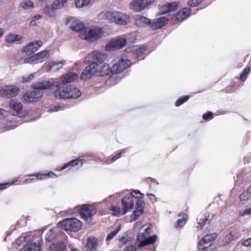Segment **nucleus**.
Instances as JSON below:
<instances>
[{
  "mask_svg": "<svg viewBox=\"0 0 251 251\" xmlns=\"http://www.w3.org/2000/svg\"><path fill=\"white\" fill-rule=\"evenodd\" d=\"M53 86L56 88L54 92V95L58 99H76L81 94L78 89L72 85H63L60 82H55L53 83Z\"/></svg>",
  "mask_w": 251,
  "mask_h": 251,
  "instance_id": "nucleus-1",
  "label": "nucleus"
},
{
  "mask_svg": "<svg viewBox=\"0 0 251 251\" xmlns=\"http://www.w3.org/2000/svg\"><path fill=\"white\" fill-rule=\"evenodd\" d=\"M102 31L99 26L86 27L79 35L80 38L88 42H95L101 37Z\"/></svg>",
  "mask_w": 251,
  "mask_h": 251,
  "instance_id": "nucleus-2",
  "label": "nucleus"
},
{
  "mask_svg": "<svg viewBox=\"0 0 251 251\" xmlns=\"http://www.w3.org/2000/svg\"><path fill=\"white\" fill-rule=\"evenodd\" d=\"M58 224L61 229L73 232L80 230L82 226L81 222L75 218L66 219Z\"/></svg>",
  "mask_w": 251,
  "mask_h": 251,
  "instance_id": "nucleus-3",
  "label": "nucleus"
},
{
  "mask_svg": "<svg viewBox=\"0 0 251 251\" xmlns=\"http://www.w3.org/2000/svg\"><path fill=\"white\" fill-rule=\"evenodd\" d=\"M104 15L106 19L119 25H126L129 19L127 15L117 11H107Z\"/></svg>",
  "mask_w": 251,
  "mask_h": 251,
  "instance_id": "nucleus-4",
  "label": "nucleus"
},
{
  "mask_svg": "<svg viewBox=\"0 0 251 251\" xmlns=\"http://www.w3.org/2000/svg\"><path fill=\"white\" fill-rule=\"evenodd\" d=\"M76 211H79L81 218L88 223L91 221V217L97 211L94 206L88 205H84L81 208H77Z\"/></svg>",
  "mask_w": 251,
  "mask_h": 251,
  "instance_id": "nucleus-5",
  "label": "nucleus"
},
{
  "mask_svg": "<svg viewBox=\"0 0 251 251\" xmlns=\"http://www.w3.org/2000/svg\"><path fill=\"white\" fill-rule=\"evenodd\" d=\"M130 60L120 59L115 62L111 68L112 74H118L128 68L131 65Z\"/></svg>",
  "mask_w": 251,
  "mask_h": 251,
  "instance_id": "nucleus-6",
  "label": "nucleus"
},
{
  "mask_svg": "<svg viewBox=\"0 0 251 251\" xmlns=\"http://www.w3.org/2000/svg\"><path fill=\"white\" fill-rule=\"evenodd\" d=\"M99 64L97 62H92L87 66L83 71L80 79L86 80L91 78L94 75L98 76Z\"/></svg>",
  "mask_w": 251,
  "mask_h": 251,
  "instance_id": "nucleus-7",
  "label": "nucleus"
},
{
  "mask_svg": "<svg viewBox=\"0 0 251 251\" xmlns=\"http://www.w3.org/2000/svg\"><path fill=\"white\" fill-rule=\"evenodd\" d=\"M9 107L13 113L14 116L17 115L19 118H23L26 115V113L23 111L22 103L15 99L10 100Z\"/></svg>",
  "mask_w": 251,
  "mask_h": 251,
  "instance_id": "nucleus-8",
  "label": "nucleus"
},
{
  "mask_svg": "<svg viewBox=\"0 0 251 251\" xmlns=\"http://www.w3.org/2000/svg\"><path fill=\"white\" fill-rule=\"evenodd\" d=\"M67 23L72 30L78 32L79 35L86 27L81 21L73 17L69 18Z\"/></svg>",
  "mask_w": 251,
  "mask_h": 251,
  "instance_id": "nucleus-9",
  "label": "nucleus"
},
{
  "mask_svg": "<svg viewBox=\"0 0 251 251\" xmlns=\"http://www.w3.org/2000/svg\"><path fill=\"white\" fill-rule=\"evenodd\" d=\"M19 93V89L15 85H7L1 88L0 95L7 98H13Z\"/></svg>",
  "mask_w": 251,
  "mask_h": 251,
  "instance_id": "nucleus-10",
  "label": "nucleus"
},
{
  "mask_svg": "<svg viewBox=\"0 0 251 251\" xmlns=\"http://www.w3.org/2000/svg\"><path fill=\"white\" fill-rule=\"evenodd\" d=\"M216 233H213L205 235L199 242L198 248L199 250L204 251L207 248L210 246L212 243L217 238Z\"/></svg>",
  "mask_w": 251,
  "mask_h": 251,
  "instance_id": "nucleus-11",
  "label": "nucleus"
},
{
  "mask_svg": "<svg viewBox=\"0 0 251 251\" xmlns=\"http://www.w3.org/2000/svg\"><path fill=\"white\" fill-rule=\"evenodd\" d=\"M107 57L106 54L97 51H93L89 53L85 58L84 61L86 62H100L103 61Z\"/></svg>",
  "mask_w": 251,
  "mask_h": 251,
  "instance_id": "nucleus-12",
  "label": "nucleus"
},
{
  "mask_svg": "<svg viewBox=\"0 0 251 251\" xmlns=\"http://www.w3.org/2000/svg\"><path fill=\"white\" fill-rule=\"evenodd\" d=\"M126 42V39L125 38H118L111 41L109 44L105 47L106 50L112 51L119 50L123 48Z\"/></svg>",
  "mask_w": 251,
  "mask_h": 251,
  "instance_id": "nucleus-13",
  "label": "nucleus"
},
{
  "mask_svg": "<svg viewBox=\"0 0 251 251\" xmlns=\"http://www.w3.org/2000/svg\"><path fill=\"white\" fill-rule=\"evenodd\" d=\"M151 3V0H134L130 3L129 8L139 12L146 8Z\"/></svg>",
  "mask_w": 251,
  "mask_h": 251,
  "instance_id": "nucleus-14",
  "label": "nucleus"
},
{
  "mask_svg": "<svg viewBox=\"0 0 251 251\" xmlns=\"http://www.w3.org/2000/svg\"><path fill=\"white\" fill-rule=\"evenodd\" d=\"M64 235L62 229L58 224L57 226L50 229L46 234L45 239L47 242H52L54 239L58 238V236Z\"/></svg>",
  "mask_w": 251,
  "mask_h": 251,
  "instance_id": "nucleus-15",
  "label": "nucleus"
},
{
  "mask_svg": "<svg viewBox=\"0 0 251 251\" xmlns=\"http://www.w3.org/2000/svg\"><path fill=\"white\" fill-rule=\"evenodd\" d=\"M42 45L43 42L41 40L30 43L25 47L23 50V52L27 55H31L37 51Z\"/></svg>",
  "mask_w": 251,
  "mask_h": 251,
  "instance_id": "nucleus-16",
  "label": "nucleus"
},
{
  "mask_svg": "<svg viewBox=\"0 0 251 251\" xmlns=\"http://www.w3.org/2000/svg\"><path fill=\"white\" fill-rule=\"evenodd\" d=\"M123 205V215H125L127 211L133 208L134 200L131 195H126L122 200Z\"/></svg>",
  "mask_w": 251,
  "mask_h": 251,
  "instance_id": "nucleus-17",
  "label": "nucleus"
},
{
  "mask_svg": "<svg viewBox=\"0 0 251 251\" xmlns=\"http://www.w3.org/2000/svg\"><path fill=\"white\" fill-rule=\"evenodd\" d=\"M43 95L40 91L35 90L30 93H26L23 96V100L26 102L36 101L42 98Z\"/></svg>",
  "mask_w": 251,
  "mask_h": 251,
  "instance_id": "nucleus-18",
  "label": "nucleus"
},
{
  "mask_svg": "<svg viewBox=\"0 0 251 251\" xmlns=\"http://www.w3.org/2000/svg\"><path fill=\"white\" fill-rule=\"evenodd\" d=\"M78 77V75L75 73L70 72L63 75L60 78L59 82L63 85H68V83L73 82Z\"/></svg>",
  "mask_w": 251,
  "mask_h": 251,
  "instance_id": "nucleus-19",
  "label": "nucleus"
},
{
  "mask_svg": "<svg viewBox=\"0 0 251 251\" xmlns=\"http://www.w3.org/2000/svg\"><path fill=\"white\" fill-rule=\"evenodd\" d=\"M168 18L165 17H160L157 19H154L151 24V28L154 30L162 28L165 26L168 23Z\"/></svg>",
  "mask_w": 251,
  "mask_h": 251,
  "instance_id": "nucleus-20",
  "label": "nucleus"
},
{
  "mask_svg": "<svg viewBox=\"0 0 251 251\" xmlns=\"http://www.w3.org/2000/svg\"><path fill=\"white\" fill-rule=\"evenodd\" d=\"M147 50L146 47H139L137 46H133L126 49L127 52H132V57L135 58H137L142 56L145 51Z\"/></svg>",
  "mask_w": 251,
  "mask_h": 251,
  "instance_id": "nucleus-21",
  "label": "nucleus"
},
{
  "mask_svg": "<svg viewBox=\"0 0 251 251\" xmlns=\"http://www.w3.org/2000/svg\"><path fill=\"white\" fill-rule=\"evenodd\" d=\"M52 86H53V83L49 81H41L33 83L32 84V87L34 89L38 91L49 89Z\"/></svg>",
  "mask_w": 251,
  "mask_h": 251,
  "instance_id": "nucleus-22",
  "label": "nucleus"
},
{
  "mask_svg": "<svg viewBox=\"0 0 251 251\" xmlns=\"http://www.w3.org/2000/svg\"><path fill=\"white\" fill-rule=\"evenodd\" d=\"M98 246V240L96 237L90 236L87 239V243L86 245V251H97Z\"/></svg>",
  "mask_w": 251,
  "mask_h": 251,
  "instance_id": "nucleus-23",
  "label": "nucleus"
},
{
  "mask_svg": "<svg viewBox=\"0 0 251 251\" xmlns=\"http://www.w3.org/2000/svg\"><path fill=\"white\" fill-rule=\"evenodd\" d=\"M178 4L176 2L166 3L163 4L160 8V12L163 14L176 10Z\"/></svg>",
  "mask_w": 251,
  "mask_h": 251,
  "instance_id": "nucleus-24",
  "label": "nucleus"
},
{
  "mask_svg": "<svg viewBox=\"0 0 251 251\" xmlns=\"http://www.w3.org/2000/svg\"><path fill=\"white\" fill-rule=\"evenodd\" d=\"M99 63L98 76H103L108 75L111 72V68L108 64L103 63V61Z\"/></svg>",
  "mask_w": 251,
  "mask_h": 251,
  "instance_id": "nucleus-25",
  "label": "nucleus"
},
{
  "mask_svg": "<svg viewBox=\"0 0 251 251\" xmlns=\"http://www.w3.org/2000/svg\"><path fill=\"white\" fill-rule=\"evenodd\" d=\"M73 0H56L51 4V8L53 9H60L69 6L70 1L72 2Z\"/></svg>",
  "mask_w": 251,
  "mask_h": 251,
  "instance_id": "nucleus-26",
  "label": "nucleus"
},
{
  "mask_svg": "<svg viewBox=\"0 0 251 251\" xmlns=\"http://www.w3.org/2000/svg\"><path fill=\"white\" fill-rule=\"evenodd\" d=\"M35 64L40 63L46 61L50 56L49 50H44L34 55Z\"/></svg>",
  "mask_w": 251,
  "mask_h": 251,
  "instance_id": "nucleus-27",
  "label": "nucleus"
},
{
  "mask_svg": "<svg viewBox=\"0 0 251 251\" xmlns=\"http://www.w3.org/2000/svg\"><path fill=\"white\" fill-rule=\"evenodd\" d=\"M190 14V10L189 8H182L178 12L176 15V20L180 22L186 19Z\"/></svg>",
  "mask_w": 251,
  "mask_h": 251,
  "instance_id": "nucleus-28",
  "label": "nucleus"
},
{
  "mask_svg": "<svg viewBox=\"0 0 251 251\" xmlns=\"http://www.w3.org/2000/svg\"><path fill=\"white\" fill-rule=\"evenodd\" d=\"M151 24V20L144 16H138L135 20V24L138 26L144 27Z\"/></svg>",
  "mask_w": 251,
  "mask_h": 251,
  "instance_id": "nucleus-29",
  "label": "nucleus"
},
{
  "mask_svg": "<svg viewBox=\"0 0 251 251\" xmlns=\"http://www.w3.org/2000/svg\"><path fill=\"white\" fill-rule=\"evenodd\" d=\"M209 213L206 212L203 214H200L197 218L199 226H197L198 228L201 229L206 222H207L209 217Z\"/></svg>",
  "mask_w": 251,
  "mask_h": 251,
  "instance_id": "nucleus-30",
  "label": "nucleus"
},
{
  "mask_svg": "<svg viewBox=\"0 0 251 251\" xmlns=\"http://www.w3.org/2000/svg\"><path fill=\"white\" fill-rule=\"evenodd\" d=\"M82 160H80L78 159H76L75 160H72V161L66 163L62 167L58 168L56 170L58 171H61L69 167H74L77 165L80 164V167H81L82 165Z\"/></svg>",
  "mask_w": 251,
  "mask_h": 251,
  "instance_id": "nucleus-31",
  "label": "nucleus"
},
{
  "mask_svg": "<svg viewBox=\"0 0 251 251\" xmlns=\"http://www.w3.org/2000/svg\"><path fill=\"white\" fill-rule=\"evenodd\" d=\"M157 238V236L156 235H152L144 240L141 241L138 245V247L141 248L148 245L152 244L156 241Z\"/></svg>",
  "mask_w": 251,
  "mask_h": 251,
  "instance_id": "nucleus-32",
  "label": "nucleus"
},
{
  "mask_svg": "<svg viewBox=\"0 0 251 251\" xmlns=\"http://www.w3.org/2000/svg\"><path fill=\"white\" fill-rule=\"evenodd\" d=\"M179 218L175 225L176 227H182L185 225L188 216L186 213H180L178 215Z\"/></svg>",
  "mask_w": 251,
  "mask_h": 251,
  "instance_id": "nucleus-33",
  "label": "nucleus"
},
{
  "mask_svg": "<svg viewBox=\"0 0 251 251\" xmlns=\"http://www.w3.org/2000/svg\"><path fill=\"white\" fill-rule=\"evenodd\" d=\"M66 249L63 243L59 242L52 244L50 248L49 251H66Z\"/></svg>",
  "mask_w": 251,
  "mask_h": 251,
  "instance_id": "nucleus-34",
  "label": "nucleus"
},
{
  "mask_svg": "<svg viewBox=\"0 0 251 251\" xmlns=\"http://www.w3.org/2000/svg\"><path fill=\"white\" fill-rule=\"evenodd\" d=\"M237 233L235 231H230L226 235L223 240L224 245H226L236 238Z\"/></svg>",
  "mask_w": 251,
  "mask_h": 251,
  "instance_id": "nucleus-35",
  "label": "nucleus"
},
{
  "mask_svg": "<svg viewBox=\"0 0 251 251\" xmlns=\"http://www.w3.org/2000/svg\"><path fill=\"white\" fill-rule=\"evenodd\" d=\"M65 61H61V62H51L50 63V66H49L48 71H55L58 70L62 67L63 65L64 64Z\"/></svg>",
  "mask_w": 251,
  "mask_h": 251,
  "instance_id": "nucleus-36",
  "label": "nucleus"
},
{
  "mask_svg": "<svg viewBox=\"0 0 251 251\" xmlns=\"http://www.w3.org/2000/svg\"><path fill=\"white\" fill-rule=\"evenodd\" d=\"M22 37L18 35L13 33H10L6 36V41L8 43H12L16 41H20Z\"/></svg>",
  "mask_w": 251,
  "mask_h": 251,
  "instance_id": "nucleus-37",
  "label": "nucleus"
},
{
  "mask_svg": "<svg viewBox=\"0 0 251 251\" xmlns=\"http://www.w3.org/2000/svg\"><path fill=\"white\" fill-rule=\"evenodd\" d=\"M144 209L136 208L133 213L130 215L131 222L136 221L138 217L143 213Z\"/></svg>",
  "mask_w": 251,
  "mask_h": 251,
  "instance_id": "nucleus-38",
  "label": "nucleus"
},
{
  "mask_svg": "<svg viewBox=\"0 0 251 251\" xmlns=\"http://www.w3.org/2000/svg\"><path fill=\"white\" fill-rule=\"evenodd\" d=\"M91 1V0H75V5L77 8H83L88 5Z\"/></svg>",
  "mask_w": 251,
  "mask_h": 251,
  "instance_id": "nucleus-39",
  "label": "nucleus"
},
{
  "mask_svg": "<svg viewBox=\"0 0 251 251\" xmlns=\"http://www.w3.org/2000/svg\"><path fill=\"white\" fill-rule=\"evenodd\" d=\"M21 6L25 10H29L33 8L34 4L30 0H26L21 3Z\"/></svg>",
  "mask_w": 251,
  "mask_h": 251,
  "instance_id": "nucleus-40",
  "label": "nucleus"
},
{
  "mask_svg": "<svg viewBox=\"0 0 251 251\" xmlns=\"http://www.w3.org/2000/svg\"><path fill=\"white\" fill-rule=\"evenodd\" d=\"M120 229H121V226H119L115 230L111 231L107 236V237L106 238V241H109L111 240H112L117 235V234L120 231Z\"/></svg>",
  "mask_w": 251,
  "mask_h": 251,
  "instance_id": "nucleus-41",
  "label": "nucleus"
},
{
  "mask_svg": "<svg viewBox=\"0 0 251 251\" xmlns=\"http://www.w3.org/2000/svg\"><path fill=\"white\" fill-rule=\"evenodd\" d=\"M29 176H36L37 177H38V179H42L43 176H47L48 177H56V175L55 174H54V173L50 172V173H49L46 174H35L34 175H29Z\"/></svg>",
  "mask_w": 251,
  "mask_h": 251,
  "instance_id": "nucleus-42",
  "label": "nucleus"
},
{
  "mask_svg": "<svg viewBox=\"0 0 251 251\" xmlns=\"http://www.w3.org/2000/svg\"><path fill=\"white\" fill-rule=\"evenodd\" d=\"M250 71V67L248 68H245L240 74V76L238 77L237 78L241 79L242 81L246 80L248 74Z\"/></svg>",
  "mask_w": 251,
  "mask_h": 251,
  "instance_id": "nucleus-43",
  "label": "nucleus"
},
{
  "mask_svg": "<svg viewBox=\"0 0 251 251\" xmlns=\"http://www.w3.org/2000/svg\"><path fill=\"white\" fill-rule=\"evenodd\" d=\"M189 96H182L179 98L176 101V106H179L182 104L183 103L187 101L189 99Z\"/></svg>",
  "mask_w": 251,
  "mask_h": 251,
  "instance_id": "nucleus-44",
  "label": "nucleus"
},
{
  "mask_svg": "<svg viewBox=\"0 0 251 251\" xmlns=\"http://www.w3.org/2000/svg\"><path fill=\"white\" fill-rule=\"evenodd\" d=\"M36 248V244L35 243H30L27 244L25 247L23 251H35Z\"/></svg>",
  "mask_w": 251,
  "mask_h": 251,
  "instance_id": "nucleus-45",
  "label": "nucleus"
},
{
  "mask_svg": "<svg viewBox=\"0 0 251 251\" xmlns=\"http://www.w3.org/2000/svg\"><path fill=\"white\" fill-rule=\"evenodd\" d=\"M251 197V195L248 193L247 190L243 192L239 196V199L241 201H247L249 200Z\"/></svg>",
  "mask_w": 251,
  "mask_h": 251,
  "instance_id": "nucleus-46",
  "label": "nucleus"
},
{
  "mask_svg": "<svg viewBox=\"0 0 251 251\" xmlns=\"http://www.w3.org/2000/svg\"><path fill=\"white\" fill-rule=\"evenodd\" d=\"M129 195H131L133 197V200H134V198H138L141 199L143 198L144 195L141 193L139 190H133Z\"/></svg>",
  "mask_w": 251,
  "mask_h": 251,
  "instance_id": "nucleus-47",
  "label": "nucleus"
},
{
  "mask_svg": "<svg viewBox=\"0 0 251 251\" xmlns=\"http://www.w3.org/2000/svg\"><path fill=\"white\" fill-rule=\"evenodd\" d=\"M42 18V17L40 15L34 16L31 21L29 25L31 26H35L37 25L38 23H39L40 22L39 20Z\"/></svg>",
  "mask_w": 251,
  "mask_h": 251,
  "instance_id": "nucleus-48",
  "label": "nucleus"
},
{
  "mask_svg": "<svg viewBox=\"0 0 251 251\" xmlns=\"http://www.w3.org/2000/svg\"><path fill=\"white\" fill-rule=\"evenodd\" d=\"M110 210L113 212V214L115 216L119 215L121 212V208L118 206H111Z\"/></svg>",
  "mask_w": 251,
  "mask_h": 251,
  "instance_id": "nucleus-49",
  "label": "nucleus"
},
{
  "mask_svg": "<svg viewBox=\"0 0 251 251\" xmlns=\"http://www.w3.org/2000/svg\"><path fill=\"white\" fill-rule=\"evenodd\" d=\"M240 216L245 217L246 216H249L251 215V207L246 208L243 211H240L239 214Z\"/></svg>",
  "mask_w": 251,
  "mask_h": 251,
  "instance_id": "nucleus-50",
  "label": "nucleus"
},
{
  "mask_svg": "<svg viewBox=\"0 0 251 251\" xmlns=\"http://www.w3.org/2000/svg\"><path fill=\"white\" fill-rule=\"evenodd\" d=\"M126 152V149H124L121 151L120 152L117 153L115 155L113 156L111 158L112 161H115L118 159L120 158L121 156V154Z\"/></svg>",
  "mask_w": 251,
  "mask_h": 251,
  "instance_id": "nucleus-51",
  "label": "nucleus"
},
{
  "mask_svg": "<svg viewBox=\"0 0 251 251\" xmlns=\"http://www.w3.org/2000/svg\"><path fill=\"white\" fill-rule=\"evenodd\" d=\"M24 62L25 63H35L34 55H33L30 57L25 58Z\"/></svg>",
  "mask_w": 251,
  "mask_h": 251,
  "instance_id": "nucleus-52",
  "label": "nucleus"
},
{
  "mask_svg": "<svg viewBox=\"0 0 251 251\" xmlns=\"http://www.w3.org/2000/svg\"><path fill=\"white\" fill-rule=\"evenodd\" d=\"M144 205H145L144 201L143 200L139 199L136 202V208L144 209Z\"/></svg>",
  "mask_w": 251,
  "mask_h": 251,
  "instance_id": "nucleus-53",
  "label": "nucleus"
},
{
  "mask_svg": "<svg viewBox=\"0 0 251 251\" xmlns=\"http://www.w3.org/2000/svg\"><path fill=\"white\" fill-rule=\"evenodd\" d=\"M202 0H190L188 4L191 7H194L198 4L201 3Z\"/></svg>",
  "mask_w": 251,
  "mask_h": 251,
  "instance_id": "nucleus-54",
  "label": "nucleus"
},
{
  "mask_svg": "<svg viewBox=\"0 0 251 251\" xmlns=\"http://www.w3.org/2000/svg\"><path fill=\"white\" fill-rule=\"evenodd\" d=\"M129 240L127 236H123L119 239V243L121 245L123 246Z\"/></svg>",
  "mask_w": 251,
  "mask_h": 251,
  "instance_id": "nucleus-55",
  "label": "nucleus"
},
{
  "mask_svg": "<svg viewBox=\"0 0 251 251\" xmlns=\"http://www.w3.org/2000/svg\"><path fill=\"white\" fill-rule=\"evenodd\" d=\"M213 113L211 112H208L204 114L202 116V118L204 120H208L212 118Z\"/></svg>",
  "mask_w": 251,
  "mask_h": 251,
  "instance_id": "nucleus-56",
  "label": "nucleus"
},
{
  "mask_svg": "<svg viewBox=\"0 0 251 251\" xmlns=\"http://www.w3.org/2000/svg\"><path fill=\"white\" fill-rule=\"evenodd\" d=\"M62 109L60 106H55L49 109L48 111L49 112H56Z\"/></svg>",
  "mask_w": 251,
  "mask_h": 251,
  "instance_id": "nucleus-57",
  "label": "nucleus"
},
{
  "mask_svg": "<svg viewBox=\"0 0 251 251\" xmlns=\"http://www.w3.org/2000/svg\"><path fill=\"white\" fill-rule=\"evenodd\" d=\"M33 77H34V75L33 74H30L27 77H23V78H23L22 82L24 83V82H26L29 81V80L32 79Z\"/></svg>",
  "mask_w": 251,
  "mask_h": 251,
  "instance_id": "nucleus-58",
  "label": "nucleus"
},
{
  "mask_svg": "<svg viewBox=\"0 0 251 251\" xmlns=\"http://www.w3.org/2000/svg\"><path fill=\"white\" fill-rule=\"evenodd\" d=\"M18 180V178H15L14 180L12 182H7L4 184H0V190L3 189L4 188V186L7 184H13L15 182H17Z\"/></svg>",
  "mask_w": 251,
  "mask_h": 251,
  "instance_id": "nucleus-59",
  "label": "nucleus"
},
{
  "mask_svg": "<svg viewBox=\"0 0 251 251\" xmlns=\"http://www.w3.org/2000/svg\"><path fill=\"white\" fill-rule=\"evenodd\" d=\"M242 245L246 247L251 246V237L246 240L242 244Z\"/></svg>",
  "mask_w": 251,
  "mask_h": 251,
  "instance_id": "nucleus-60",
  "label": "nucleus"
},
{
  "mask_svg": "<svg viewBox=\"0 0 251 251\" xmlns=\"http://www.w3.org/2000/svg\"><path fill=\"white\" fill-rule=\"evenodd\" d=\"M147 196L149 197L150 200L153 201L155 200L156 201V198L155 197V196L153 194L147 193Z\"/></svg>",
  "mask_w": 251,
  "mask_h": 251,
  "instance_id": "nucleus-61",
  "label": "nucleus"
},
{
  "mask_svg": "<svg viewBox=\"0 0 251 251\" xmlns=\"http://www.w3.org/2000/svg\"><path fill=\"white\" fill-rule=\"evenodd\" d=\"M124 251H136V250L134 247L130 246L125 249Z\"/></svg>",
  "mask_w": 251,
  "mask_h": 251,
  "instance_id": "nucleus-62",
  "label": "nucleus"
},
{
  "mask_svg": "<svg viewBox=\"0 0 251 251\" xmlns=\"http://www.w3.org/2000/svg\"><path fill=\"white\" fill-rule=\"evenodd\" d=\"M151 228L149 227H147L145 230V233H146L147 235L149 234V233L151 232Z\"/></svg>",
  "mask_w": 251,
  "mask_h": 251,
  "instance_id": "nucleus-63",
  "label": "nucleus"
},
{
  "mask_svg": "<svg viewBox=\"0 0 251 251\" xmlns=\"http://www.w3.org/2000/svg\"><path fill=\"white\" fill-rule=\"evenodd\" d=\"M247 190L248 191V193L251 195V184L248 187Z\"/></svg>",
  "mask_w": 251,
  "mask_h": 251,
  "instance_id": "nucleus-64",
  "label": "nucleus"
}]
</instances>
